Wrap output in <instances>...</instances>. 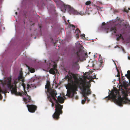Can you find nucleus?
<instances>
[{
  "instance_id": "1",
  "label": "nucleus",
  "mask_w": 130,
  "mask_h": 130,
  "mask_svg": "<svg viewBox=\"0 0 130 130\" xmlns=\"http://www.w3.org/2000/svg\"><path fill=\"white\" fill-rule=\"evenodd\" d=\"M68 74L70 76V78L69 79V83L68 84V86L69 89L67 91V93L66 95L69 97L72 98L75 94H76V91L77 90L78 87L79 88V85L81 87L82 85H80L81 83H85V85L90 83V82H92V80L96 78V76L94 77L90 76L88 79H90V81L88 82L85 80H82L80 82L78 81L77 76L75 74L71 72L70 71L68 72Z\"/></svg>"
},
{
  "instance_id": "2",
  "label": "nucleus",
  "mask_w": 130,
  "mask_h": 130,
  "mask_svg": "<svg viewBox=\"0 0 130 130\" xmlns=\"http://www.w3.org/2000/svg\"><path fill=\"white\" fill-rule=\"evenodd\" d=\"M11 78L10 77L5 80L4 82V83L5 85H7L8 88L11 90L12 94H14L16 95L20 96H22L24 95L26 96V97L23 98V101L25 102L26 104L28 103L31 101V99L30 96L28 95L27 92L25 91V85L23 83L22 84L24 90V92L21 91L18 92L17 91V87L15 83V82H14L13 85H12Z\"/></svg>"
},
{
  "instance_id": "3",
  "label": "nucleus",
  "mask_w": 130,
  "mask_h": 130,
  "mask_svg": "<svg viewBox=\"0 0 130 130\" xmlns=\"http://www.w3.org/2000/svg\"><path fill=\"white\" fill-rule=\"evenodd\" d=\"M111 93V94L109 95L108 99H112L119 105L121 106L123 104L130 103V100H129L126 97L127 94H125L124 96L122 98L121 96H118V98L117 99L118 92L116 91H112Z\"/></svg>"
},
{
  "instance_id": "4",
  "label": "nucleus",
  "mask_w": 130,
  "mask_h": 130,
  "mask_svg": "<svg viewBox=\"0 0 130 130\" xmlns=\"http://www.w3.org/2000/svg\"><path fill=\"white\" fill-rule=\"evenodd\" d=\"M57 94V92L55 91H53L51 94L52 97L53 99L55 101L56 104L55 105V112L53 115L54 119L55 120H58L59 118V116L60 114H62L63 112L62 109L63 108V105H61L58 102L57 100L55 98L56 97V95Z\"/></svg>"
},
{
  "instance_id": "5",
  "label": "nucleus",
  "mask_w": 130,
  "mask_h": 130,
  "mask_svg": "<svg viewBox=\"0 0 130 130\" xmlns=\"http://www.w3.org/2000/svg\"><path fill=\"white\" fill-rule=\"evenodd\" d=\"M82 85L81 87L79 85V88L81 90L83 97L84 98L83 100L86 101L87 99L88 98L87 96L91 94L90 89L91 85L90 84L85 85V83H81L80 85Z\"/></svg>"
},
{
  "instance_id": "6",
  "label": "nucleus",
  "mask_w": 130,
  "mask_h": 130,
  "mask_svg": "<svg viewBox=\"0 0 130 130\" xmlns=\"http://www.w3.org/2000/svg\"><path fill=\"white\" fill-rule=\"evenodd\" d=\"M118 26L120 27L121 25L120 24H118L117 25H115L114 26L112 27L110 29H109L108 26L107 25H106L105 26L106 27L104 29L107 33H108L109 31H112L115 33H116L117 31V27Z\"/></svg>"
},
{
  "instance_id": "7",
  "label": "nucleus",
  "mask_w": 130,
  "mask_h": 130,
  "mask_svg": "<svg viewBox=\"0 0 130 130\" xmlns=\"http://www.w3.org/2000/svg\"><path fill=\"white\" fill-rule=\"evenodd\" d=\"M35 80V78L34 77L31 78L30 79L28 84L27 85V89L29 88L33 89L36 87V86L35 84L32 83L34 82Z\"/></svg>"
},
{
  "instance_id": "8",
  "label": "nucleus",
  "mask_w": 130,
  "mask_h": 130,
  "mask_svg": "<svg viewBox=\"0 0 130 130\" xmlns=\"http://www.w3.org/2000/svg\"><path fill=\"white\" fill-rule=\"evenodd\" d=\"M28 109L29 112L33 113L35 112L37 108V106L33 105H27Z\"/></svg>"
},
{
  "instance_id": "9",
  "label": "nucleus",
  "mask_w": 130,
  "mask_h": 130,
  "mask_svg": "<svg viewBox=\"0 0 130 130\" xmlns=\"http://www.w3.org/2000/svg\"><path fill=\"white\" fill-rule=\"evenodd\" d=\"M64 7L65 10H68V12L70 14H73L74 10V8H71L69 5H66L64 6Z\"/></svg>"
},
{
  "instance_id": "10",
  "label": "nucleus",
  "mask_w": 130,
  "mask_h": 130,
  "mask_svg": "<svg viewBox=\"0 0 130 130\" xmlns=\"http://www.w3.org/2000/svg\"><path fill=\"white\" fill-rule=\"evenodd\" d=\"M50 82L47 80V81L46 84L45 86V88L46 89L47 88L48 92L50 93L51 95L53 91H55V92H56V90H52L51 88H49V87L50 86Z\"/></svg>"
},
{
  "instance_id": "11",
  "label": "nucleus",
  "mask_w": 130,
  "mask_h": 130,
  "mask_svg": "<svg viewBox=\"0 0 130 130\" xmlns=\"http://www.w3.org/2000/svg\"><path fill=\"white\" fill-rule=\"evenodd\" d=\"M122 86L125 89H126L128 86L127 83L125 80H123L122 84H121Z\"/></svg>"
},
{
  "instance_id": "12",
  "label": "nucleus",
  "mask_w": 130,
  "mask_h": 130,
  "mask_svg": "<svg viewBox=\"0 0 130 130\" xmlns=\"http://www.w3.org/2000/svg\"><path fill=\"white\" fill-rule=\"evenodd\" d=\"M58 102L60 103H63L64 102V100L63 98L60 95L58 96L57 98Z\"/></svg>"
},
{
  "instance_id": "13",
  "label": "nucleus",
  "mask_w": 130,
  "mask_h": 130,
  "mask_svg": "<svg viewBox=\"0 0 130 130\" xmlns=\"http://www.w3.org/2000/svg\"><path fill=\"white\" fill-rule=\"evenodd\" d=\"M81 51V50L80 49H79L76 51L75 52H74V53L76 55L77 58L78 60L80 59V53Z\"/></svg>"
},
{
  "instance_id": "14",
  "label": "nucleus",
  "mask_w": 130,
  "mask_h": 130,
  "mask_svg": "<svg viewBox=\"0 0 130 130\" xmlns=\"http://www.w3.org/2000/svg\"><path fill=\"white\" fill-rule=\"evenodd\" d=\"M18 80L23 82L24 80V77L23 76V73L22 72H20V74L18 77Z\"/></svg>"
},
{
  "instance_id": "15",
  "label": "nucleus",
  "mask_w": 130,
  "mask_h": 130,
  "mask_svg": "<svg viewBox=\"0 0 130 130\" xmlns=\"http://www.w3.org/2000/svg\"><path fill=\"white\" fill-rule=\"evenodd\" d=\"M127 73L125 75L127 78L129 79V84L130 85V71L128 70L127 71Z\"/></svg>"
},
{
  "instance_id": "16",
  "label": "nucleus",
  "mask_w": 130,
  "mask_h": 130,
  "mask_svg": "<svg viewBox=\"0 0 130 130\" xmlns=\"http://www.w3.org/2000/svg\"><path fill=\"white\" fill-rule=\"evenodd\" d=\"M52 99H53L52 97L51 96V98L49 97H48V99L49 101L52 103V107H54V103L53 102Z\"/></svg>"
},
{
  "instance_id": "17",
  "label": "nucleus",
  "mask_w": 130,
  "mask_h": 130,
  "mask_svg": "<svg viewBox=\"0 0 130 130\" xmlns=\"http://www.w3.org/2000/svg\"><path fill=\"white\" fill-rule=\"evenodd\" d=\"M55 72H56L55 70L53 68L51 69L49 71L50 73L53 74H54L55 73Z\"/></svg>"
},
{
  "instance_id": "18",
  "label": "nucleus",
  "mask_w": 130,
  "mask_h": 130,
  "mask_svg": "<svg viewBox=\"0 0 130 130\" xmlns=\"http://www.w3.org/2000/svg\"><path fill=\"white\" fill-rule=\"evenodd\" d=\"M75 31H76V32H77V33H76V37L77 38H79L78 32L80 33V31L79 29L77 28H76Z\"/></svg>"
},
{
  "instance_id": "19",
  "label": "nucleus",
  "mask_w": 130,
  "mask_h": 130,
  "mask_svg": "<svg viewBox=\"0 0 130 130\" xmlns=\"http://www.w3.org/2000/svg\"><path fill=\"white\" fill-rule=\"evenodd\" d=\"M119 37L117 38V41H119L121 38H123V37L122 36V35L121 34H120L118 35Z\"/></svg>"
},
{
  "instance_id": "20",
  "label": "nucleus",
  "mask_w": 130,
  "mask_h": 130,
  "mask_svg": "<svg viewBox=\"0 0 130 130\" xmlns=\"http://www.w3.org/2000/svg\"><path fill=\"white\" fill-rule=\"evenodd\" d=\"M53 69H54L55 70L56 72H57L58 71V70L57 69H56V68L57 67V65L56 64H54L53 65Z\"/></svg>"
},
{
  "instance_id": "21",
  "label": "nucleus",
  "mask_w": 130,
  "mask_h": 130,
  "mask_svg": "<svg viewBox=\"0 0 130 130\" xmlns=\"http://www.w3.org/2000/svg\"><path fill=\"white\" fill-rule=\"evenodd\" d=\"M91 2L90 1H88L86 2L85 3V4L86 5H90L91 4Z\"/></svg>"
},
{
  "instance_id": "22",
  "label": "nucleus",
  "mask_w": 130,
  "mask_h": 130,
  "mask_svg": "<svg viewBox=\"0 0 130 130\" xmlns=\"http://www.w3.org/2000/svg\"><path fill=\"white\" fill-rule=\"evenodd\" d=\"M29 70L30 72L32 73L35 72V70L34 69H29Z\"/></svg>"
},
{
  "instance_id": "23",
  "label": "nucleus",
  "mask_w": 130,
  "mask_h": 130,
  "mask_svg": "<svg viewBox=\"0 0 130 130\" xmlns=\"http://www.w3.org/2000/svg\"><path fill=\"white\" fill-rule=\"evenodd\" d=\"M78 14V12L77 11L74 10V11L73 13V14L74 15H77V14Z\"/></svg>"
},
{
  "instance_id": "24",
  "label": "nucleus",
  "mask_w": 130,
  "mask_h": 130,
  "mask_svg": "<svg viewBox=\"0 0 130 130\" xmlns=\"http://www.w3.org/2000/svg\"><path fill=\"white\" fill-rule=\"evenodd\" d=\"M70 78V77H69V76L68 75H67V76H66L64 78H65L66 79H68V81L69 82V79Z\"/></svg>"
},
{
  "instance_id": "25",
  "label": "nucleus",
  "mask_w": 130,
  "mask_h": 130,
  "mask_svg": "<svg viewBox=\"0 0 130 130\" xmlns=\"http://www.w3.org/2000/svg\"><path fill=\"white\" fill-rule=\"evenodd\" d=\"M124 11L126 12L127 13H128L129 12V11L127 10V9L125 8H124Z\"/></svg>"
},
{
  "instance_id": "26",
  "label": "nucleus",
  "mask_w": 130,
  "mask_h": 130,
  "mask_svg": "<svg viewBox=\"0 0 130 130\" xmlns=\"http://www.w3.org/2000/svg\"><path fill=\"white\" fill-rule=\"evenodd\" d=\"M117 70L118 71V74L117 75V77H120V74L119 72V71H118L117 69Z\"/></svg>"
},
{
  "instance_id": "27",
  "label": "nucleus",
  "mask_w": 130,
  "mask_h": 130,
  "mask_svg": "<svg viewBox=\"0 0 130 130\" xmlns=\"http://www.w3.org/2000/svg\"><path fill=\"white\" fill-rule=\"evenodd\" d=\"M85 101L84 100H82V103L83 104H85Z\"/></svg>"
},
{
  "instance_id": "28",
  "label": "nucleus",
  "mask_w": 130,
  "mask_h": 130,
  "mask_svg": "<svg viewBox=\"0 0 130 130\" xmlns=\"http://www.w3.org/2000/svg\"><path fill=\"white\" fill-rule=\"evenodd\" d=\"M99 60L100 62L101 63H102L103 62V60H102L101 59H100V58H99Z\"/></svg>"
},
{
  "instance_id": "29",
  "label": "nucleus",
  "mask_w": 130,
  "mask_h": 130,
  "mask_svg": "<svg viewBox=\"0 0 130 130\" xmlns=\"http://www.w3.org/2000/svg\"><path fill=\"white\" fill-rule=\"evenodd\" d=\"M81 36H82V37H85V35L84 34H83L82 35H81Z\"/></svg>"
},
{
  "instance_id": "30",
  "label": "nucleus",
  "mask_w": 130,
  "mask_h": 130,
  "mask_svg": "<svg viewBox=\"0 0 130 130\" xmlns=\"http://www.w3.org/2000/svg\"><path fill=\"white\" fill-rule=\"evenodd\" d=\"M2 98V96L1 94H0V100H1Z\"/></svg>"
},
{
  "instance_id": "31",
  "label": "nucleus",
  "mask_w": 130,
  "mask_h": 130,
  "mask_svg": "<svg viewBox=\"0 0 130 130\" xmlns=\"http://www.w3.org/2000/svg\"><path fill=\"white\" fill-rule=\"evenodd\" d=\"M70 26H72V27L74 28L75 27V26L72 24H70Z\"/></svg>"
},
{
  "instance_id": "32",
  "label": "nucleus",
  "mask_w": 130,
  "mask_h": 130,
  "mask_svg": "<svg viewBox=\"0 0 130 130\" xmlns=\"http://www.w3.org/2000/svg\"><path fill=\"white\" fill-rule=\"evenodd\" d=\"M87 103H89V102L90 101V100L89 99H88V98L87 99Z\"/></svg>"
},
{
  "instance_id": "33",
  "label": "nucleus",
  "mask_w": 130,
  "mask_h": 130,
  "mask_svg": "<svg viewBox=\"0 0 130 130\" xmlns=\"http://www.w3.org/2000/svg\"><path fill=\"white\" fill-rule=\"evenodd\" d=\"M106 25V24L105 22H103L102 23V25L103 26H104L105 25Z\"/></svg>"
},
{
  "instance_id": "34",
  "label": "nucleus",
  "mask_w": 130,
  "mask_h": 130,
  "mask_svg": "<svg viewBox=\"0 0 130 130\" xmlns=\"http://www.w3.org/2000/svg\"><path fill=\"white\" fill-rule=\"evenodd\" d=\"M78 96H76V97H75V99H78Z\"/></svg>"
},
{
  "instance_id": "35",
  "label": "nucleus",
  "mask_w": 130,
  "mask_h": 130,
  "mask_svg": "<svg viewBox=\"0 0 130 130\" xmlns=\"http://www.w3.org/2000/svg\"><path fill=\"white\" fill-rule=\"evenodd\" d=\"M128 59H129V60H130V57H129V56H128Z\"/></svg>"
},
{
  "instance_id": "36",
  "label": "nucleus",
  "mask_w": 130,
  "mask_h": 130,
  "mask_svg": "<svg viewBox=\"0 0 130 130\" xmlns=\"http://www.w3.org/2000/svg\"><path fill=\"white\" fill-rule=\"evenodd\" d=\"M85 56H88L87 54L86 53V54H85Z\"/></svg>"
},
{
  "instance_id": "37",
  "label": "nucleus",
  "mask_w": 130,
  "mask_h": 130,
  "mask_svg": "<svg viewBox=\"0 0 130 130\" xmlns=\"http://www.w3.org/2000/svg\"><path fill=\"white\" fill-rule=\"evenodd\" d=\"M96 6V8L97 9H98V8L99 7L98 6Z\"/></svg>"
},
{
  "instance_id": "38",
  "label": "nucleus",
  "mask_w": 130,
  "mask_h": 130,
  "mask_svg": "<svg viewBox=\"0 0 130 130\" xmlns=\"http://www.w3.org/2000/svg\"><path fill=\"white\" fill-rule=\"evenodd\" d=\"M78 61H77L76 62H75V63L77 64V62H78Z\"/></svg>"
},
{
  "instance_id": "39",
  "label": "nucleus",
  "mask_w": 130,
  "mask_h": 130,
  "mask_svg": "<svg viewBox=\"0 0 130 130\" xmlns=\"http://www.w3.org/2000/svg\"><path fill=\"white\" fill-rule=\"evenodd\" d=\"M15 14H16L17 15V12H15Z\"/></svg>"
},
{
  "instance_id": "40",
  "label": "nucleus",
  "mask_w": 130,
  "mask_h": 130,
  "mask_svg": "<svg viewBox=\"0 0 130 130\" xmlns=\"http://www.w3.org/2000/svg\"><path fill=\"white\" fill-rule=\"evenodd\" d=\"M128 10H130V8H128Z\"/></svg>"
},
{
  "instance_id": "41",
  "label": "nucleus",
  "mask_w": 130,
  "mask_h": 130,
  "mask_svg": "<svg viewBox=\"0 0 130 130\" xmlns=\"http://www.w3.org/2000/svg\"><path fill=\"white\" fill-rule=\"evenodd\" d=\"M49 64H50V66L51 65V63L50 62L49 63Z\"/></svg>"
},
{
  "instance_id": "42",
  "label": "nucleus",
  "mask_w": 130,
  "mask_h": 130,
  "mask_svg": "<svg viewBox=\"0 0 130 130\" xmlns=\"http://www.w3.org/2000/svg\"><path fill=\"white\" fill-rule=\"evenodd\" d=\"M39 27H40V28H41V26H39Z\"/></svg>"
},
{
  "instance_id": "43",
  "label": "nucleus",
  "mask_w": 130,
  "mask_h": 130,
  "mask_svg": "<svg viewBox=\"0 0 130 130\" xmlns=\"http://www.w3.org/2000/svg\"><path fill=\"white\" fill-rule=\"evenodd\" d=\"M46 60H45V62H46Z\"/></svg>"
},
{
  "instance_id": "44",
  "label": "nucleus",
  "mask_w": 130,
  "mask_h": 130,
  "mask_svg": "<svg viewBox=\"0 0 130 130\" xmlns=\"http://www.w3.org/2000/svg\"><path fill=\"white\" fill-rule=\"evenodd\" d=\"M69 20H68V22H69Z\"/></svg>"
},
{
  "instance_id": "45",
  "label": "nucleus",
  "mask_w": 130,
  "mask_h": 130,
  "mask_svg": "<svg viewBox=\"0 0 130 130\" xmlns=\"http://www.w3.org/2000/svg\"><path fill=\"white\" fill-rule=\"evenodd\" d=\"M100 56H101V55H100Z\"/></svg>"
}]
</instances>
